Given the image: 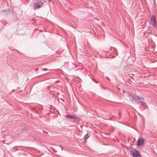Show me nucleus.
<instances>
[{
    "mask_svg": "<svg viewBox=\"0 0 157 157\" xmlns=\"http://www.w3.org/2000/svg\"><path fill=\"white\" fill-rule=\"evenodd\" d=\"M133 100L135 101H136L139 104H141L145 108L147 107V104L144 101V98H142L137 96L134 97Z\"/></svg>",
    "mask_w": 157,
    "mask_h": 157,
    "instance_id": "obj_1",
    "label": "nucleus"
},
{
    "mask_svg": "<svg viewBox=\"0 0 157 157\" xmlns=\"http://www.w3.org/2000/svg\"><path fill=\"white\" fill-rule=\"evenodd\" d=\"M151 20V21H156V18L155 16L154 15H153L152 16Z\"/></svg>",
    "mask_w": 157,
    "mask_h": 157,
    "instance_id": "obj_6",
    "label": "nucleus"
},
{
    "mask_svg": "<svg viewBox=\"0 0 157 157\" xmlns=\"http://www.w3.org/2000/svg\"><path fill=\"white\" fill-rule=\"evenodd\" d=\"M74 119H73L74 120H78V121H79L80 120V118H79V117H75L74 116Z\"/></svg>",
    "mask_w": 157,
    "mask_h": 157,
    "instance_id": "obj_10",
    "label": "nucleus"
},
{
    "mask_svg": "<svg viewBox=\"0 0 157 157\" xmlns=\"http://www.w3.org/2000/svg\"><path fill=\"white\" fill-rule=\"evenodd\" d=\"M144 142V140L142 138H140L137 141V145L138 146H140L142 145Z\"/></svg>",
    "mask_w": 157,
    "mask_h": 157,
    "instance_id": "obj_3",
    "label": "nucleus"
},
{
    "mask_svg": "<svg viewBox=\"0 0 157 157\" xmlns=\"http://www.w3.org/2000/svg\"><path fill=\"white\" fill-rule=\"evenodd\" d=\"M129 96L130 97H132L133 99V98H134V97L137 96L136 95H134V94H133L132 93H131L130 94Z\"/></svg>",
    "mask_w": 157,
    "mask_h": 157,
    "instance_id": "obj_8",
    "label": "nucleus"
},
{
    "mask_svg": "<svg viewBox=\"0 0 157 157\" xmlns=\"http://www.w3.org/2000/svg\"><path fill=\"white\" fill-rule=\"evenodd\" d=\"M155 21H152L151 23L153 27L155 26Z\"/></svg>",
    "mask_w": 157,
    "mask_h": 157,
    "instance_id": "obj_11",
    "label": "nucleus"
},
{
    "mask_svg": "<svg viewBox=\"0 0 157 157\" xmlns=\"http://www.w3.org/2000/svg\"><path fill=\"white\" fill-rule=\"evenodd\" d=\"M40 32H42V31L41 30H40Z\"/></svg>",
    "mask_w": 157,
    "mask_h": 157,
    "instance_id": "obj_16",
    "label": "nucleus"
},
{
    "mask_svg": "<svg viewBox=\"0 0 157 157\" xmlns=\"http://www.w3.org/2000/svg\"><path fill=\"white\" fill-rule=\"evenodd\" d=\"M42 132H45V133H46V132H47L46 131H44L43 130H42Z\"/></svg>",
    "mask_w": 157,
    "mask_h": 157,
    "instance_id": "obj_15",
    "label": "nucleus"
},
{
    "mask_svg": "<svg viewBox=\"0 0 157 157\" xmlns=\"http://www.w3.org/2000/svg\"><path fill=\"white\" fill-rule=\"evenodd\" d=\"M94 81L96 82V83H98V82L96 81L95 80H94Z\"/></svg>",
    "mask_w": 157,
    "mask_h": 157,
    "instance_id": "obj_17",
    "label": "nucleus"
},
{
    "mask_svg": "<svg viewBox=\"0 0 157 157\" xmlns=\"http://www.w3.org/2000/svg\"><path fill=\"white\" fill-rule=\"evenodd\" d=\"M65 117L67 118L73 119H74V116L71 115H67L65 116Z\"/></svg>",
    "mask_w": 157,
    "mask_h": 157,
    "instance_id": "obj_4",
    "label": "nucleus"
},
{
    "mask_svg": "<svg viewBox=\"0 0 157 157\" xmlns=\"http://www.w3.org/2000/svg\"><path fill=\"white\" fill-rule=\"evenodd\" d=\"M112 48H113L114 50V51L115 52V53L116 54V55H117L118 54V52H116L117 51V49L115 48H113L112 47H111L109 49V51H111L112 50Z\"/></svg>",
    "mask_w": 157,
    "mask_h": 157,
    "instance_id": "obj_5",
    "label": "nucleus"
},
{
    "mask_svg": "<svg viewBox=\"0 0 157 157\" xmlns=\"http://www.w3.org/2000/svg\"><path fill=\"white\" fill-rule=\"evenodd\" d=\"M43 2H40V8L41 7L43 6Z\"/></svg>",
    "mask_w": 157,
    "mask_h": 157,
    "instance_id": "obj_12",
    "label": "nucleus"
},
{
    "mask_svg": "<svg viewBox=\"0 0 157 157\" xmlns=\"http://www.w3.org/2000/svg\"><path fill=\"white\" fill-rule=\"evenodd\" d=\"M39 8V6L38 4H36V5H35V6L34 7V8L35 9H38Z\"/></svg>",
    "mask_w": 157,
    "mask_h": 157,
    "instance_id": "obj_9",
    "label": "nucleus"
},
{
    "mask_svg": "<svg viewBox=\"0 0 157 157\" xmlns=\"http://www.w3.org/2000/svg\"><path fill=\"white\" fill-rule=\"evenodd\" d=\"M43 1L44 2H45V0H41V1Z\"/></svg>",
    "mask_w": 157,
    "mask_h": 157,
    "instance_id": "obj_14",
    "label": "nucleus"
},
{
    "mask_svg": "<svg viewBox=\"0 0 157 157\" xmlns=\"http://www.w3.org/2000/svg\"><path fill=\"white\" fill-rule=\"evenodd\" d=\"M40 75L41 76H42V75Z\"/></svg>",
    "mask_w": 157,
    "mask_h": 157,
    "instance_id": "obj_18",
    "label": "nucleus"
},
{
    "mask_svg": "<svg viewBox=\"0 0 157 157\" xmlns=\"http://www.w3.org/2000/svg\"><path fill=\"white\" fill-rule=\"evenodd\" d=\"M131 154L133 157H141L140 154L138 151L136 149H132L130 151Z\"/></svg>",
    "mask_w": 157,
    "mask_h": 157,
    "instance_id": "obj_2",
    "label": "nucleus"
},
{
    "mask_svg": "<svg viewBox=\"0 0 157 157\" xmlns=\"http://www.w3.org/2000/svg\"><path fill=\"white\" fill-rule=\"evenodd\" d=\"M89 137L88 134V133L86 134L84 137H83V140H86L87 138H88Z\"/></svg>",
    "mask_w": 157,
    "mask_h": 157,
    "instance_id": "obj_7",
    "label": "nucleus"
},
{
    "mask_svg": "<svg viewBox=\"0 0 157 157\" xmlns=\"http://www.w3.org/2000/svg\"><path fill=\"white\" fill-rule=\"evenodd\" d=\"M118 118H120V114H119V115H118Z\"/></svg>",
    "mask_w": 157,
    "mask_h": 157,
    "instance_id": "obj_13",
    "label": "nucleus"
}]
</instances>
